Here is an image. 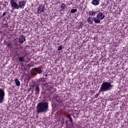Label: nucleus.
Segmentation results:
<instances>
[{"instance_id": "0eeeda50", "label": "nucleus", "mask_w": 128, "mask_h": 128, "mask_svg": "<svg viewBox=\"0 0 128 128\" xmlns=\"http://www.w3.org/2000/svg\"><path fill=\"white\" fill-rule=\"evenodd\" d=\"M26 2L24 1H20L18 2V9L20 8H24V6H26Z\"/></svg>"}, {"instance_id": "a878e982", "label": "nucleus", "mask_w": 128, "mask_h": 128, "mask_svg": "<svg viewBox=\"0 0 128 128\" xmlns=\"http://www.w3.org/2000/svg\"><path fill=\"white\" fill-rule=\"evenodd\" d=\"M8 46L10 47V46H12V44H10V43L8 44H7Z\"/></svg>"}, {"instance_id": "7ed1b4c3", "label": "nucleus", "mask_w": 128, "mask_h": 128, "mask_svg": "<svg viewBox=\"0 0 128 128\" xmlns=\"http://www.w3.org/2000/svg\"><path fill=\"white\" fill-rule=\"evenodd\" d=\"M106 16L102 12H100L96 18H94V22L95 24H100V20L104 18Z\"/></svg>"}, {"instance_id": "aec40b11", "label": "nucleus", "mask_w": 128, "mask_h": 128, "mask_svg": "<svg viewBox=\"0 0 128 128\" xmlns=\"http://www.w3.org/2000/svg\"><path fill=\"white\" fill-rule=\"evenodd\" d=\"M14 46L16 48L17 46H18V44L16 42H15L14 43Z\"/></svg>"}, {"instance_id": "9b49d317", "label": "nucleus", "mask_w": 128, "mask_h": 128, "mask_svg": "<svg viewBox=\"0 0 128 128\" xmlns=\"http://www.w3.org/2000/svg\"><path fill=\"white\" fill-rule=\"evenodd\" d=\"M91 4H93V6H98L100 4V0H92Z\"/></svg>"}, {"instance_id": "1a4fd4ad", "label": "nucleus", "mask_w": 128, "mask_h": 128, "mask_svg": "<svg viewBox=\"0 0 128 128\" xmlns=\"http://www.w3.org/2000/svg\"><path fill=\"white\" fill-rule=\"evenodd\" d=\"M94 17L92 18V17H90L89 16L88 18H87V22L88 24H92V22H94Z\"/></svg>"}, {"instance_id": "a211bd4d", "label": "nucleus", "mask_w": 128, "mask_h": 128, "mask_svg": "<svg viewBox=\"0 0 128 128\" xmlns=\"http://www.w3.org/2000/svg\"><path fill=\"white\" fill-rule=\"evenodd\" d=\"M89 14L90 16H96V12H89Z\"/></svg>"}, {"instance_id": "b1692460", "label": "nucleus", "mask_w": 128, "mask_h": 128, "mask_svg": "<svg viewBox=\"0 0 128 128\" xmlns=\"http://www.w3.org/2000/svg\"><path fill=\"white\" fill-rule=\"evenodd\" d=\"M30 90H32V87L28 89V92H30Z\"/></svg>"}, {"instance_id": "2eb2a0df", "label": "nucleus", "mask_w": 128, "mask_h": 128, "mask_svg": "<svg viewBox=\"0 0 128 128\" xmlns=\"http://www.w3.org/2000/svg\"><path fill=\"white\" fill-rule=\"evenodd\" d=\"M19 61L21 62H24V56H20L19 58Z\"/></svg>"}, {"instance_id": "f257e3e1", "label": "nucleus", "mask_w": 128, "mask_h": 128, "mask_svg": "<svg viewBox=\"0 0 128 128\" xmlns=\"http://www.w3.org/2000/svg\"><path fill=\"white\" fill-rule=\"evenodd\" d=\"M48 110V102H40L36 106L38 114L42 112H47Z\"/></svg>"}, {"instance_id": "bb28decb", "label": "nucleus", "mask_w": 128, "mask_h": 128, "mask_svg": "<svg viewBox=\"0 0 128 128\" xmlns=\"http://www.w3.org/2000/svg\"><path fill=\"white\" fill-rule=\"evenodd\" d=\"M3 6L4 8H6V4H4Z\"/></svg>"}, {"instance_id": "393cba45", "label": "nucleus", "mask_w": 128, "mask_h": 128, "mask_svg": "<svg viewBox=\"0 0 128 128\" xmlns=\"http://www.w3.org/2000/svg\"><path fill=\"white\" fill-rule=\"evenodd\" d=\"M6 14V12H4L3 13V14H2V16H5Z\"/></svg>"}, {"instance_id": "5701e85b", "label": "nucleus", "mask_w": 128, "mask_h": 128, "mask_svg": "<svg viewBox=\"0 0 128 128\" xmlns=\"http://www.w3.org/2000/svg\"><path fill=\"white\" fill-rule=\"evenodd\" d=\"M4 27H5V28H8V26H8V24H4Z\"/></svg>"}, {"instance_id": "4468645a", "label": "nucleus", "mask_w": 128, "mask_h": 128, "mask_svg": "<svg viewBox=\"0 0 128 128\" xmlns=\"http://www.w3.org/2000/svg\"><path fill=\"white\" fill-rule=\"evenodd\" d=\"M35 90H36V94H38V92H40V87H38V86H36Z\"/></svg>"}, {"instance_id": "6e6552de", "label": "nucleus", "mask_w": 128, "mask_h": 128, "mask_svg": "<svg viewBox=\"0 0 128 128\" xmlns=\"http://www.w3.org/2000/svg\"><path fill=\"white\" fill-rule=\"evenodd\" d=\"M33 70H34V72H37V74H42V72H44V70L40 68H32Z\"/></svg>"}, {"instance_id": "4be33fe9", "label": "nucleus", "mask_w": 128, "mask_h": 128, "mask_svg": "<svg viewBox=\"0 0 128 128\" xmlns=\"http://www.w3.org/2000/svg\"><path fill=\"white\" fill-rule=\"evenodd\" d=\"M98 96H100V93H98L96 95H95L94 98H96L98 97Z\"/></svg>"}, {"instance_id": "ddd939ff", "label": "nucleus", "mask_w": 128, "mask_h": 128, "mask_svg": "<svg viewBox=\"0 0 128 128\" xmlns=\"http://www.w3.org/2000/svg\"><path fill=\"white\" fill-rule=\"evenodd\" d=\"M15 84H16V86H20V82L18 80V79L16 78L14 80Z\"/></svg>"}, {"instance_id": "cd10ccee", "label": "nucleus", "mask_w": 128, "mask_h": 128, "mask_svg": "<svg viewBox=\"0 0 128 128\" xmlns=\"http://www.w3.org/2000/svg\"><path fill=\"white\" fill-rule=\"evenodd\" d=\"M44 76H48V74H45Z\"/></svg>"}, {"instance_id": "39448f33", "label": "nucleus", "mask_w": 128, "mask_h": 128, "mask_svg": "<svg viewBox=\"0 0 128 128\" xmlns=\"http://www.w3.org/2000/svg\"><path fill=\"white\" fill-rule=\"evenodd\" d=\"M12 10H18V4L14 2V0L10 1Z\"/></svg>"}, {"instance_id": "423d86ee", "label": "nucleus", "mask_w": 128, "mask_h": 128, "mask_svg": "<svg viewBox=\"0 0 128 128\" xmlns=\"http://www.w3.org/2000/svg\"><path fill=\"white\" fill-rule=\"evenodd\" d=\"M42 12H44V6L40 4L37 8V14H42Z\"/></svg>"}, {"instance_id": "412c9836", "label": "nucleus", "mask_w": 128, "mask_h": 128, "mask_svg": "<svg viewBox=\"0 0 128 128\" xmlns=\"http://www.w3.org/2000/svg\"><path fill=\"white\" fill-rule=\"evenodd\" d=\"M42 80H44V78H39V80H38V82H42Z\"/></svg>"}, {"instance_id": "f3484780", "label": "nucleus", "mask_w": 128, "mask_h": 128, "mask_svg": "<svg viewBox=\"0 0 128 128\" xmlns=\"http://www.w3.org/2000/svg\"><path fill=\"white\" fill-rule=\"evenodd\" d=\"M78 12L77 9H72L70 10L71 14H74L75 12Z\"/></svg>"}, {"instance_id": "f8f14e48", "label": "nucleus", "mask_w": 128, "mask_h": 128, "mask_svg": "<svg viewBox=\"0 0 128 128\" xmlns=\"http://www.w3.org/2000/svg\"><path fill=\"white\" fill-rule=\"evenodd\" d=\"M66 4L64 3H62L61 5L60 6V8L61 10H64L66 8Z\"/></svg>"}, {"instance_id": "20e7f679", "label": "nucleus", "mask_w": 128, "mask_h": 128, "mask_svg": "<svg viewBox=\"0 0 128 128\" xmlns=\"http://www.w3.org/2000/svg\"><path fill=\"white\" fill-rule=\"evenodd\" d=\"M4 91L2 88H0V104H2L4 100Z\"/></svg>"}, {"instance_id": "dca6fc26", "label": "nucleus", "mask_w": 128, "mask_h": 128, "mask_svg": "<svg viewBox=\"0 0 128 128\" xmlns=\"http://www.w3.org/2000/svg\"><path fill=\"white\" fill-rule=\"evenodd\" d=\"M68 118H69V120H70V122H72V116L70 114L67 115Z\"/></svg>"}, {"instance_id": "6ab92c4d", "label": "nucleus", "mask_w": 128, "mask_h": 128, "mask_svg": "<svg viewBox=\"0 0 128 128\" xmlns=\"http://www.w3.org/2000/svg\"><path fill=\"white\" fill-rule=\"evenodd\" d=\"M62 48H64V46H62L60 45V46H59L58 47V51L62 50Z\"/></svg>"}, {"instance_id": "9d476101", "label": "nucleus", "mask_w": 128, "mask_h": 128, "mask_svg": "<svg viewBox=\"0 0 128 128\" xmlns=\"http://www.w3.org/2000/svg\"><path fill=\"white\" fill-rule=\"evenodd\" d=\"M26 42V37L24 36H20L19 38V42L20 44H24Z\"/></svg>"}, {"instance_id": "f03ea898", "label": "nucleus", "mask_w": 128, "mask_h": 128, "mask_svg": "<svg viewBox=\"0 0 128 128\" xmlns=\"http://www.w3.org/2000/svg\"><path fill=\"white\" fill-rule=\"evenodd\" d=\"M112 88H114V85L112 84L110 82H103L99 90V92H108V90H110Z\"/></svg>"}]
</instances>
